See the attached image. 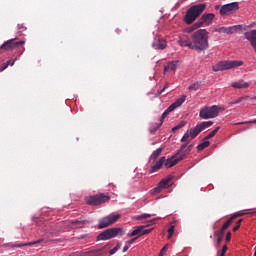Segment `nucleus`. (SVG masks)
<instances>
[{
	"label": "nucleus",
	"mask_w": 256,
	"mask_h": 256,
	"mask_svg": "<svg viewBox=\"0 0 256 256\" xmlns=\"http://www.w3.org/2000/svg\"><path fill=\"white\" fill-rule=\"evenodd\" d=\"M178 44L180 47H188V49H194L195 51H207L209 47V32L205 29H200L194 32L190 39L187 35L182 34L179 36Z\"/></svg>",
	"instance_id": "1"
},
{
	"label": "nucleus",
	"mask_w": 256,
	"mask_h": 256,
	"mask_svg": "<svg viewBox=\"0 0 256 256\" xmlns=\"http://www.w3.org/2000/svg\"><path fill=\"white\" fill-rule=\"evenodd\" d=\"M187 99V96L182 95L180 98H178L174 103H172L163 113L161 116V120L159 122V124L154 128V129H150V133H155V131H157V129H159V127H161V125H163V119H165V117H167V115H169V113H173V111H175V109L181 107V105H183L185 103V100Z\"/></svg>",
	"instance_id": "2"
},
{
	"label": "nucleus",
	"mask_w": 256,
	"mask_h": 256,
	"mask_svg": "<svg viewBox=\"0 0 256 256\" xmlns=\"http://www.w3.org/2000/svg\"><path fill=\"white\" fill-rule=\"evenodd\" d=\"M221 111H225V107L217 105L205 106L200 110L199 117L200 119H215Z\"/></svg>",
	"instance_id": "3"
},
{
	"label": "nucleus",
	"mask_w": 256,
	"mask_h": 256,
	"mask_svg": "<svg viewBox=\"0 0 256 256\" xmlns=\"http://www.w3.org/2000/svg\"><path fill=\"white\" fill-rule=\"evenodd\" d=\"M205 4H199V5H194L190 7L184 16V21L187 23V25H191L201 13L205 11Z\"/></svg>",
	"instance_id": "4"
},
{
	"label": "nucleus",
	"mask_w": 256,
	"mask_h": 256,
	"mask_svg": "<svg viewBox=\"0 0 256 256\" xmlns=\"http://www.w3.org/2000/svg\"><path fill=\"white\" fill-rule=\"evenodd\" d=\"M243 65V61L232 60V61H220L214 66H212V71L215 73L219 71H227L228 69H235V67H241Z\"/></svg>",
	"instance_id": "5"
},
{
	"label": "nucleus",
	"mask_w": 256,
	"mask_h": 256,
	"mask_svg": "<svg viewBox=\"0 0 256 256\" xmlns=\"http://www.w3.org/2000/svg\"><path fill=\"white\" fill-rule=\"evenodd\" d=\"M125 235V230L123 228H110L100 233L98 236V241H109V239H115V237H123Z\"/></svg>",
	"instance_id": "6"
},
{
	"label": "nucleus",
	"mask_w": 256,
	"mask_h": 256,
	"mask_svg": "<svg viewBox=\"0 0 256 256\" xmlns=\"http://www.w3.org/2000/svg\"><path fill=\"white\" fill-rule=\"evenodd\" d=\"M239 11V2H231L220 7V15L222 17H229L233 13Z\"/></svg>",
	"instance_id": "7"
},
{
	"label": "nucleus",
	"mask_w": 256,
	"mask_h": 256,
	"mask_svg": "<svg viewBox=\"0 0 256 256\" xmlns=\"http://www.w3.org/2000/svg\"><path fill=\"white\" fill-rule=\"evenodd\" d=\"M111 197L105 194H98L94 196H88L85 198V201L88 205H92L93 207L97 205H101V203H106V201H109Z\"/></svg>",
	"instance_id": "8"
},
{
	"label": "nucleus",
	"mask_w": 256,
	"mask_h": 256,
	"mask_svg": "<svg viewBox=\"0 0 256 256\" xmlns=\"http://www.w3.org/2000/svg\"><path fill=\"white\" fill-rule=\"evenodd\" d=\"M121 219V214H110L105 216L99 221L98 228L105 229V227H109V225H113V223H117Z\"/></svg>",
	"instance_id": "9"
},
{
	"label": "nucleus",
	"mask_w": 256,
	"mask_h": 256,
	"mask_svg": "<svg viewBox=\"0 0 256 256\" xmlns=\"http://www.w3.org/2000/svg\"><path fill=\"white\" fill-rule=\"evenodd\" d=\"M201 127L197 124L194 128L187 130L181 138L182 143H191L192 139H195L199 133H201Z\"/></svg>",
	"instance_id": "10"
},
{
	"label": "nucleus",
	"mask_w": 256,
	"mask_h": 256,
	"mask_svg": "<svg viewBox=\"0 0 256 256\" xmlns=\"http://www.w3.org/2000/svg\"><path fill=\"white\" fill-rule=\"evenodd\" d=\"M215 19V14L208 13L203 14L202 17L195 23V27H207L213 23Z\"/></svg>",
	"instance_id": "11"
},
{
	"label": "nucleus",
	"mask_w": 256,
	"mask_h": 256,
	"mask_svg": "<svg viewBox=\"0 0 256 256\" xmlns=\"http://www.w3.org/2000/svg\"><path fill=\"white\" fill-rule=\"evenodd\" d=\"M151 231H153V229H146L145 226H138L127 235L128 237H137V239H139V237H142V235H147L151 233Z\"/></svg>",
	"instance_id": "12"
},
{
	"label": "nucleus",
	"mask_w": 256,
	"mask_h": 256,
	"mask_svg": "<svg viewBox=\"0 0 256 256\" xmlns=\"http://www.w3.org/2000/svg\"><path fill=\"white\" fill-rule=\"evenodd\" d=\"M171 181H173V177H171V176L162 179L159 182L158 186L151 191L152 195H155V193H161V189H167V187H169Z\"/></svg>",
	"instance_id": "13"
},
{
	"label": "nucleus",
	"mask_w": 256,
	"mask_h": 256,
	"mask_svg": "<svg viewBox=\"0 0 256 256\" xmlns=\"http://www.w3.org/2000/svg\"><path fill=\"white\" fill-rule=\"evenodd\" d=\"M245 39L250 43L252 49H254L256 53V29L249 30L244 33Z\"/></svg>",
	"instance_id": "14"
},
{
	"label": "nucleus",
	"mask_w": 256,
	"mask_h": 256,
	"mask_svg": "<svg viewBox=\"0 0 256 256\" xmlns=\"http://www.w3.org/2000/svg\"><path fill=\"white\" fill-rule=\"evenodd\" d=\"M14 41V39L7 40L0 46V49H15V47H19V45H25V41Z\"/></svg>",
	"instance_id": "15"
},
{
	"label": "nucleus",
	"mask_w": 256,
	"mask_h": 256,
	"mask_svg": "<svg viewBox=\"0 0 256 256\" xmlns=\"http://www.w3.org/2000/svg\"><path fill=\"white\" fill-rule=\"evenodd\" d=\"M165 164V156L160 157V159L150 168L149 173H155L159 171Z\"/></svg>",
	"instance_id": "16"
},
{
	"label": "nucleus",
	"mask_w": 256,
	"mask_h": 256,
	"mask_svg": "<svg viewBox=\"0 0 256 256\" xmlns=\"http://www.w3.org/2000/svg\"><path fill=\"white\" fill-rule=\"evenodd\" d=\"M179 163V158H177V155L172 156L171 158H168L166 161H164L165 167L167 169H170V167H173Z\"/></svg>",
	"instance_id": "17"
},
{
	"label": "nucleus",
	"mask_w": 256,
	"mask_h": 256,
	"mask_svg": "<svg viewBox=\"0 0 256 256\" xmlns=\"http://www.w3.org/2000/svg\"><path fill=\"white\" fill-rule=\"evenodd\" d=\"M152 47L154 49H166L167 48V41L163 40V39H158L156 42H154L152 44Z\"/></svg>",
	"instance_id": "18"
},
{
	"label": "nucleus",
	"mask_w": 256,
	"mask_h": 256,
	"mask_svg": "<svg viewBox=\"0 0 256 256\" xmlns=\"http://www.w3.org/2000/svg\"><path fill=\"white\" fill-rule=\"evenodd\" d=\"M177 65H179V61H171L167 66L164 67V73H167V71H177Z\"/></svg>",
	"instance_id": "19"
},
{
	"label": "nucleus",
	"mask_w": 256,
	"mask_h": 256,
	"mask_svg": "<svg viewBox=\"0 0 256 256\" xmlns=\"http://www.w3.org/2000/svg\"><path fill=\"white\" fill-rule=\"evenodd\" d=\"M234 89H247L249 87V82L238 81L231 84Z\"/></svg>",
	"instance_id": "20"
},
{
	"label": "nucleus",
	"mask_w": 256,
	"mask_h": 256,
	"mask_svg": "<svg viewBox=\"0 0 256 256\" xmlns=\"http://www.w3.org/2000/svg\"><path fill=\"white\" fill-rule=\"evenodd\" d=\"M161 153H163V148L156 149L155 151L152 152L150 159H152L153 161H156L157 157H159Z\"/></svg>",
	"instance_id": "21"
},
{
	"label": "nucleus",
	"mask_w": 256,
	"mask_h": 256,
	"mask_svg": "<svg viewBox=\"0 0 256 256\" xmlns=\"http://www.w3.org/2000/svg\"><path fill=\"white\" fill-rule=\"evenodd\" d=\"M211 125H213V121H204L201 122L200 124H198V126L200 127L201 131H203L204 129H207L209 127H211Z\"/></svg>",
	"instance_id": "22"
},
{
	"label": "nucleus",
	"mask_w": 256,
	"mask_h": 256,
	"mask_svg": "<svg viewBox=\"0 0 256 256\" xmlns=\"http://www.w3.org/2000/svg\"><path fill=\"white\" fill-rule=\"evenodd\" d=\"M85 224V221H73L71 223V227L72 229H81V227H83V225Z\"/></svg>",
	"instance_id": "23"
},
{
	"label": "nucleus",
	"mask_w": 256,
	"mask_h": 256,
	"mask_svg": "<svg viewBox=\"0 0 256 256\" xmlns=\"http://www.w3.org/2000/svg\"><path fill=\"white\" fill-rule=\"evenodd\" d=\"M9 65H11V67H13V65H15V60H8L6 63H4L1 66L0 71H5V69H7V67H9Z\"/></svg>",
	"instance_id": "24"
},
{
	"label": "nucleus",
	"mask_w": 256,
	"mask_h": 256,
	"mask_svg": "<svg viewBox=\"0 0 256 256\" xmlns=\"http://www.w3.org/2000/svg\"><path fill=\"white\" fill-rule=\"evenodd\" d=\"M233 223V218H229L222 226L221 233L228 229V227Z\"/></svg>",
	"instance_id": "25"
},
{
	"label": "nucleus",
	"mask_w": 256,
	"mask_h": 256,
	"mask_svg": "<svg viewBox=\"0 0 256 256\" xmlns=\"http://www.w3.org/2000/svg\"><path fill=\"white\" fill-rule=\"evenodd\" d=\"M219 129H221V127H216L205 137V139H212V137H215V135H217V133L219 132Z\"/></svg>",
	"instance_id": "26"
},
{
	"label": "nucleus",
	"mask_w": 256,
	"mask_h": 256,
	"mask_svg": "<svg viewBox=\"0 0 256 256\" xmlns=\"http://www.w3.org/2000/svg\"><path fill=\"white\" fill-rule=\"evenodd\" d=\"M210 145L209 141H204L200 144H198L197 149L199 151H203V149H207V147Z\"/></svg>",
	"instance_id": "27"
},
{
	"label": "nucleus",
	"mask_w": 256,
	"mask_h": 256,
	"mask_svg": "<svg viewBox=\"0 0 256 256\" xmlns=\"http://www.w3.org/2000/svg\"><path fill=\"white\" fill-rule=\"evenodd\" d=\"M237 29H239V26L226 27L225 33L232 34V33H235V31H237Z\"/></svg>",
	"instance_id": "28"
},
{
	"label": "nucleus",
	"mask_w": 256,
	"mask_h": 256,
	"mask_svg": "<svg viewBox=\"0 0 256 256\" xmlns=\"http://www.w3.org/2000/svg\"><path fill=\"white\" fill-rule=\"evenodd\" d=\"M185 125H187V122L181 121L178 125H176L172 128V131L175 132V131H178V129H183V127H185Z\"/></svg>",
	"instance_id": "29"
},
{
	"label": "nucleus",
	"mask_w": 256,
	"mask_h": 256,
	"mask_svg": "<svg viewBox=\"0 0 256 256\" xmlns=\"http://www.w3.org/2000/svg\"><path fill=\"white\" fill-rule=\"evenodd\" d=\"M118 249H121V242H118L116 246L109 251L110 255H115Z\"/></svg>",
	"instance_id": "30"
},
{
	"label": "nucleus",
	"mask_w": 256,
	"mask_h": 256,
	"mask_svg": "<svg viewBox=\"0 0 256 256\" xmlns=\"http://www.w3.org/2000/svg\"><path fill=\"white\" fill-rule=\"evenodd\" d=\"M153 214H142L135 216L134 219L139 220V219H149V217H153Z\"/></svg>",
	"instance_id": "31"
},
{
	"label": "nucleus",
	"mask_w": 256,
	"mask_h": 256,
	"mask_svg": "<svg viewBox=\"0 0 256 256\" xmlns=\"http://www.w3.org/2000/svg\"><path fill=\"white\" fill-rule=\"evenodd\" d=\"M153 214H142L135 216L134 219L139 220V219H149V217H153Z\"/></svg>",
	"instance_id": "32"
},
{
	"label": "nucleus",
	"mask_w": 256,
	"mask_h": 256,
	"mask_svg": "<svg viewBox=\"0 0 256 256\" xmlns=\"http://www.w3.org/2000/svg\"><path fill=\"white\" fill-rule=\"evenodd\" d=\"M199 89V82H196L188 87V91H197Z\"/></svg>",
	"instance_id": "33"
},
{
	"label": "nucleus",
	"mask_w": 256,
	"mask_h": 256,
	"mask_svg": "<svg viewBox=\"0 0 256 256\" xmlns=\"http://www.w3.org/2000/svg\"><path fill=\"white\" fill-rule=\"evenodd\" d=\"M174 233H175V226H171L168 229V239H171L173 237Z\"/></svg>",
	"instance_id": "34"
},
{
	"label": "nucleus",
	"mask_w": 256,
	"mask_h": 256,
	"mask_svg": "<svg viewBox=\"0 0 256 256\" xmlns=\"http://www.w3.org/2000/svg\"><path fill=\"white\" fill-rule=\"evenodd\" d=\"M36 243H39V241H37V242L25 243V244H18V245H14V247H29V246H31V245H36Z\"/></svg>",
	"instance_id": "35"
},
{
	"label": "nucleus",
	"mask_w": 256,
	"mask_h": 256,
	"mask_svg": "<svg viewBox=\"0 0 256 256\" xmlns=\"http://www.w3.org/2000/svg\"><path fill=\"white\" fill-rule=\"evenodd\" d=\"M195 29H199V27L195 26V24L192 27L186 28L185 33H193Z\"/></svg>",
	"instance_id": "36"
},
{
	"label": "nucleus",
	"mask_w": 256,
	"mask_h": 256,
	"mask_svg": "<svg viewBox=\"0 0 256 256\" xmlns=\"http://www.w3.org/2000/svg\"><path fill=\"white\" fill-rule=\"evenodd\" d=\"M242 222H243V219L238 220L236 226L233 228V231H239V228L241 227Z\"/></svg>",
	"instance_id": "37"
},
{
	"label": "nucleus",
	"mask_w": 256,
	"mask_h": 256,
	"mask_svg": "<svg viewBox=\"0 0 256 256\" xmlns=\"http://www.w3.org/2000/svg\"><path fill=\"white\" fill-rule=\"evenodd\" d=\"M227 245H224L223 247H222V251H221V253H220V256H225V253H227Z\"/></svg>",
	"instance_id": "38"
},
{
	"label": "nucleus",
	"mask_w": 256,
	"mask_h": 256,
	"mask_svg": "<svg viewBox=\"0 0 256 256\" xmlns=\"http://www.w3.org/2000/svg\"><path fill=\"white\" fill-rule=\"evenodd\" d=\"M135 241H137V237L136 238H133V239H131V240H129V241H127L126 242V245H133L134 243H135Z\"/></svg>",
	"instance_id": "39"
},
{
	"label": "nucleus",
	"mask_w": 256,
	"mask_h": 256,
	"mask_svg": "<svg viewBox=\"0 0 256 256\" xmlns=\"http://www.w3.org/2000/svg\"><path fill=\"white\" fill-rule=\"evenodd\" d=\"M225 30H226V27H221V28H218L216 29V33H225Z\"/></svg>",
	"instance_id": "40"
},
{
	"label": "nucleus",
	"mask_w": 256,
	"mask_h": 256,
	"mask_svg": "<svg viewBox=\"0 0 256 256\" xmlns=\"http://www.w3.org/2000/svg\"><path fill=\"white\" fill-rule=\"evenodd\" d=\"M225 241L226 243H229V241H231V232H227Z\"/></svg>",
	"instance_id": "41"
},
{
	"label": "nucleus",
	"mask_w": 256,
	"mask_h": 256,
	"mask_svg": "<svg viewBox=\"0 0 256 256\" xmlns=\"http://www.w3.org/2000/svg\"><path fill=\"white\" fill-rule=\"evenodd\" d=\"M165 253H167V246H164L162 250L160 251V256H163Z\"/></svg>",
	"instance_id": "42"
},
{
	"label": "nucleus",
	"mask_w": 256,
	"mask_h": 256,
	"mask_svg": "<svg viewBox=\"0 0 256 256\" xmlns=\"http://www.w3.org/2000/svg\"><path fill=\"white\" fill-rule=\"evenodd\" d=\"M243 101V98H239L238 100L232 101L231 105H237V103H241Z\"/></svg>",
	"instance_id": "43"
},
{
	"label": "nucleus",
	"mask_w": 256,
	"mask_h": 256,
	"mask_svg": "<svg viewBox=\"0 0 256 256\" xmlns=\"http://www.w3.org/2000/svg\"><path fill=\"white\" fill-rule=\"evenodd\" d=\"M123 253H127V251H129V245L126 244L124 247H123Z\"/></svg>",
	"instance_id": "44"
},
{
	"label": "nucleus",
	"mask_w": 256,
	"mask_h": 256,
	"mask_svg": "<svg viewBox=\"0 0 256 256\" xmlns=\"http://www.w3.org/2000/svg\"><path fill=\"white\" fill-rule=\"evenodd\" d=\"M101 250H102V248H100V249H94V250L91 251V253H99V251H101Z\"/></svg>",
	"instance_id": "45"
},
{
	"label": "nucleus",
	"mask_w": 256,
	"mask_h": 256,
	"mask_svg": "<svg viewBox=\"0 0 256 256\" xmlns=\"http://www.w3.org/2000/svg\"><path fill=\"white\" fill-rule=\"evenodd\" d=\"M167 88H169V84H166V85L164 86V88L161 90L160 93H163V92L165 91V89H167Z\"/></svg>",
	"instance_id": "46"
},
{
	"label": "nucleus",
	"mask_w": 256,
	"mask_h": 256,
	"mask_svg": "<svg viewBox=\"0 0 256 256\" xmlns=\"http://www.w3.org/2000/svg\"><path fill=\"white\" fill-rule=\"evenodd\" d=\"M186 143V142H185ZM187 145H189V143H186L184 145L181 146V149H186L187 148Z\"/></svg>",
	"instance_id": "47"
},
{
	"label": "nucleus",
	"mask_w": 256,
	"mask_h": 256,
	"mask_svg": "<svg viewBox=\"0 0 256 256\" xmlns=\"http://www.w3.org/2000/svg\"><path fill=\"white\" fill-rule=\"evenodd\" d=\"M255 25H256V23L253 22V23H251V24L249 25V27L252 28V27H255Z\"/></svg>",
	"instance_id": "48"
},
{
	"label": "nucleus",
	"mask_w": 256,
	"mask_h": 256,
	"mask_svg": "<svg viewBox=\"0 0 256 256\" xmlns=\"http://www.w3.org/2000/svg\"><path fill=\"white\" fill-rule=\"evenodd\" d=\"M150 223H151L152 225H155V220H151Z\"/></svg>",
	"instance_id": "49"
},
{
	"label": "nucleus",
	"mask_w": 256,
	"mask_h": 256,
	"mask_svg": "<svg viewBox=\"0 0 256 256\" xmlns=\"http://www.w3.org/2000/svg\"><path fill=\"white\" fill-rule=\"evenodd\" d=\"M251 100H256V96L252 97Z\"/></svg>",
	"instance_id": "50"
},
{
	"label": "nucleus",
	"mask_w": 256,
	"mask_h": 256,
	"mask_svg": "<svg viewBox=\"0 0 256 256\" xmlns=\"http://www.w3.org/2000/svg\"><path fill=\"white\" fill-rule=\"evenodd\" d=\"M252 123H256V119L252 121Z\"/></svg>",
	"instance_id": "51"
},
{
	"label": "nucleus",
	"mask_w": 256,
	"mask_h": 256,
	"mask_svg": "<svg viewBox=\"0 0 256 256\" xmlns=\"http://www.w3.org/2000/svg\"><path fill=\"white\" fill-rule=\"evenodd\" d=\"M215 9H219V6H216Z\"/></svg>",
	"instance_id": "52"
},
{
	"label": "nucleus",
	"mask_w": 256,
	"mask_h": 256,
	"mask_svg": "<svg viewBox=\"0 0 256 256\" xmlns=\"http://www.w3.org/2000/svg\"><path fill=\"white\" fill-rule=\"evenodd\" d=\"M254 256H256V250H255V252H254Z\"/></svg>",
	"instance_id": "53"
}]
</instances>
